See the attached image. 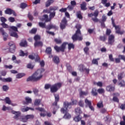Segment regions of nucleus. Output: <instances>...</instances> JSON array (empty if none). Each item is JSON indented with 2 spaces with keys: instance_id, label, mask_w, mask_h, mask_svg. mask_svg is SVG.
<instances>
[{
  "instance_id": "obj_46",
  "label": "nucleus",
  "mask_w": 125,
  "mask_h": 125,
  "mask_svg": "<svg viewBox=\"0 0 125 125\" xmlns=\"http://www.w3.org/2000/svg\"><path fill=\"white\" fill-rule=\"evenodd\" d=\"M97 106L98 108H101L103 107V102L102 101H100L97 104Z\"/></svg>"
},
{
  "instance_id": "obj_17",
  "label": "nucleus",
  "mask_w": 125,
  "mask_h": 125,
  "mask_svg": "<svg viewBox=\"0 0 125 125\" xmlns=\"http://www.w3.org/2000/svg\"><path fill=\"white\" fill-rule=\"evenodd\" d=\"M25 102H23L24 105H27L30 102H32V99L30 98L29 97H26L25 98Z\"/></svg>"
},
{
  "instance_id": "obj_32",
  "label": "nucleus",
  "mask_w": 125,
  "mask_h": 125,
  "mask_svg": "<svg viewBox=\"0 0 125 125\" xmlns=\"http://www.w3.org/2000/svg\"><path fill=\"white\" fill-rule=\"evenodd\" d=\"M34 39L35 41V42H38V41H40L41 36H40L39 35H36L34 37Z\"/></svg>"
},
{
  "instance_id": "obj_16",
  "label": "nucleus",
  "mask_w": 125,
  "mask_h": 125,
  "mask_svg": "<svg viewBox=\"0 0 125 125\" xmlns=\"http://www.w3.org/2000/svg\"><path fill=\"white\" fill-rule=\"evenodd\" d=\"M5 101L6 103V104H9V105H12V106H16V104H13L11 103V101L10 100V99L9 97H6L5 98Z\"/></svg>"
},
{
  "instance_id": "obj_21",
  "label": "nucleus",
  "mask_w": 125,
  "mask_h": 125,
  "mask_svg": "<svg viewBox=\"0 0 125 125\" xmlns=\"http://www.w3.org/2000/svg\"><path fill=\"white\" fill-rule=\"evenodd\" d=\"M106 90L107 91H114L115 90V87L110 85L106 87Z\"/></svg>"
},
{
  "instance_id": "obj_63",
  "label": "nucleus",
  "mask_w": 125,
  "mask_h": 125,
  "mask_svg": "<svg viewBox=\"0 0 125 125\" xmlns=\"http://www.w3.org/2000/svg\"><path fill=\"white\" fill-rule=\"evenodd\" d=\"M99 13V12L97 10H96L94 13V16L95 17H97V16H98Z\"/></svg>"
},
{
  "instance_id": "obj_56",
  "label": "nucleus",
  "mask_w": 125,
  "mask_h": 125,
  "mask_svg": "<svg viewBox=\"0 0 125 125\" xmlns=\"http://www.w3.org/2000/svg\"><path fill=\"white\" fill-rule=\"evenodd\" d=\"M40 65L41 67H44L45 62L44 61H42L40 62Z\"/></svg>"
},
{
  "instance_id": "obj_19",
  "label": "nucleus",
  "mask_w": 125,
  "mask_h": 125,
  "mask_svg": "<svg viewBox=\"0 0 125 125\" xmlns=\"http://www.w3.org/2000/svg\"><path fill=\"white\" fill-rule=\"evenodd\" d=\"M42 45H43V44L41 41H36L34 43L35 47H37L38 46H42Z\"/></svg>"
},
{
  "instance_id": "obj_59",
  "label": "nucleus",
  "mask_w": 125,
  "mask_h": 125,
  "mask_svg": "<svg viewBox=\"0 0 125 125\" xmlns=\"http://www.w3.org/2000/svg\"><path fill=\"white\" fill-rule=\"evenodd\" d=\"M124 121H121L120 122V125H125V116L123 117Z\"/></svg>"
},
{
  "instance_id": "obj_42",
  "label": "nucleus",
  "mask_w": 125,
  "mask_h": 125,
  "mask_svg": "<svg viewBox=\"0 0 125 125\" xmlns=\"http://www.w3.org/2000/svg\"><path fill=\"white\" fill-rule=\"evenodd\" d=\"M51 48L50 47H48L46 49V53H47L48 54H50L51 53Z\"/></svg>"
},
{
  "instance_id": "obj_1",
  "label": "nucleus",
  "mask_w": 125,
  "mask_h": 125,
  "mask_svg": "<svg viewBox=\"0 0 125 125\" xmlns=\"http://www.w3.org/2000/svg\"><path fill=\"white\" fill-rule=\"evenodd\" d=\"M67 44H68L69 50H71V49H74V48H75V45H74V44L72 43H68L67 42H64L60 47L55 46L54 47V49L55 50H56V51H57V52H59V51L64 52V51H65V49L66 48V45H67Z\"/></svg>"
},
{
  "instance_id": "obj_47",
  "label": "nucleus",
  "mask_w": 125,
  "mask_h": 125,
  "mask_svg": "<svg viewBox=\"0 0 125 125\" xmlns=\"http://www.w3.org/2000/svg\"><path fill=\"white\" fill-rule=\"evenodd\" d=\"M77 16L78 18H79V19H82L83 16H82V15L81 14V12L78 11L77 12Z\"/></svg>"
},
{
  "instance_id": "obj_35",
  "label": "nucleus",
  "mask_w": 125,
  "mask_h": 125,
  "mask_svg": "<svg viewBox=\"0 0 125 125\" xmlns=\"http://www.w3.org/2000/svg\"><path fill=\"white\" fill-rule=\"evenodd\" d=\"M100 58H97V59H94L92 60V63L93 64H95V65H98V60H100Z\"/></svg>"
},
{
  "instance_id": "obj_48",
  "label": "nucleus",
  "mask_w": 125,
  "mask_h": 125,
  "mask_svg": "<svg viewBox=\"0 0 125 125\" xmlns=\"http://www.w3.org/2000/svg\"><path fill=\"white\" fill-rule=\"evenodd\" d=\"M0 33H1L2 36H4L5 34H7L5 32H4V30H3V28L2 27L0 28Z\"/></svg>"
},
{
  "instance_id": "obj_33",
  "label": "nucleus",
  "mask_w": 125,
  "mask_h": 125,
  "mask_svg": "<svg viewBox=\"0 0 125 125\" xmlns=\"http://www.w3.org/2000/svg\"><path fill=\"white\" fill-rule=\"evenodd\" d=\"M41 101L40 99H36L34 103V105L36 106H39V105H41Z\"/></svg>"
},
{
  "instance_id": "obj_57",
  "label": "nucleus",
  "mask_w": 125,
  "mask_h": 125,
  "mask_svg": "<svg viewBox=\"0 0 125 125\" xmlns=\"http://www.w3.org/2000/svg\"><path fill=\"white\" fill-rule=\"evenodd\" d=\"M39 26L42 28H45V23L43 22H39Z\"/></svg>"
},
{
  "instance_id": "obj_51",
  "label": "nucleus",
  "mask_w": 125,
  "mask_h": 125,
  "mask_svg": "<svg viewBox=\"0 0 125 125\" xmlns=\"http://www.w3.org/2000/svg\"><path fill=\"white\" fill-rule=\"evenodd\" d=\"M45 89H49V88H51V85L49 84H46L44 86Z\"/></svg>"
},
{
  "instance_id": "obj_13",
  "label": "nucleus",
  "mask_w": 125,
  "mask_h": 125,
  "mask_svg": "<svg viewBox=\"0 0 125 125\" xmlns=\"http://www.w3.org/2000/svg\"><path fill=\"white\" fill-rule=\"evenodd\" d=\"M66 25H67V19L66 18H64L61 23V29H65Z\"/></svg>"
},
{
  "instance_id": "obj_36",
  "label": "nucleus",
  "mask_w": 125,
  "mask_h": 125,
  "mask_svg": "<svg viewBox=\"0 0 125 125\" xmlns=\"http://www.w3.org/2000/svg\"><path fill=\"white\" fill-rule=\"evenodd\" d=\"M94 84H95V85H97V86H100V87H101V86H103V83H102V82H99L98 83L94 82Z\"/></svg>"
},
{
  "instance_id": "obj_20",
  "label": "nucleus",
  "mask_w": 125,
  "mask_h": 125,
  "mask_svg": "<svg viewBox=\"0 0 125 125\" xmlns=\"http://www.w3.org/2000/svg\"><path fill=\"white\" fill-rule=\"evenodd\" d=\"M88 94V92H87V91L84 92L81 90L80 91V96L81 98H83V95L86 96Z\"/></svg>"
},
{
  "instance_id": "obj_9",
  "label": "nucleus",
  "mask_w": 125,
  "mask_h": 125,
  "mask_svg": "<svg viewBox=\"0 0 125 125\" xmlns=\"http://www.w3.org/2000/svg\"><path fill=\"white\" fill-rule=\"evenodd\" d=\"M8 45H9V52L11 53H14L15 52V49H16V46L15 44L13 42H10L8 43Z\"/></svg>"
},
{
  "instance_id": "obj_45",
  "label": "nucleus",
  "mask_w": 125,
  "mask_h": 125,
  "mask_svg": "<svg viewBox=\"0 0 125 125\" xmlns=\"http://www.w3.org/2000/svg\"><path fill=\"white\" fill-rule=\"evenodd\" d=\"M79 105L80 107H83L84 106V103H83V101L80 100L79 102Z\"/></svg>"
},
{
  "instance_id": "obj_24",
  "label": "nucleus",
  "mask_w": 125,
  "mask_h": 125,
  "mask_svg": "<svg viewBox=\"0 0 125 125\" xmlns=\"http://www.w3.org/2000/svg\"><path fill=\"white\" fill-rule=\"evenodd\" d=\"M118 85L120 87H125V82L124 80L121 81L120 82L118 83Z\"/></svg>"
},
{
  "instance_id": "obj_14",
  "label": "nucleus",
  "mask_w": 125,
  "mask_h": 125,
  "mask_svg": "<svg viewBox=\"0 0 125 125\" xmlns=\"http://www.w3.org/2000/svg\"><path fill=\"white\" fill-rule=\"evenodd\" d=\"M115 42V37L114 35H110L108 37V43L109 44H113Z\"/></svg>"
},
{
  "instance_id": "obj_58",
  "label": "nucleus",
  "mask_w": 125,
  "mask_h": 125,
  "mask_svg": "<svg viewBox=\"0 0 125 125\" xmlns=\"http://www.w3.org/2000/svg\"><path fill=\"white\" fill-rule=\"evenodd\" d=\"M4 68H6V69H12V68H13V66H12V65H5Z\"/></svg>"
},
{
  "instance_id": "obj_34",
  "label": "nucleus",
  "mask_w": 125,
  "mask_h": 125,
  "mask_svg": "<svg viewBox=\"0 0 125 125\" xmlns=\"http://www.w3.org/2000/svg\"><path fill=\"white\" fill-rule=\"evenodd\" d=\"M28 6V4L25 3H21L20 5L21 8H22V9H25V8Z\"/></svg>"
},
{
  "instance_id": "obj_8",
  "label": "nucleus",
  "mask_w": 125,
  "mask_h": 125,
  "mask_svg": "<svg viewBox=\"0 0 125 125\" xmlns=\"http://www.w3.org/2000/svg\"><path fill=\"white\" fill-rule=\"evenodd\" d=\"M55 101L53 104L52 108H55V110H57V109H59V106L57 105V103L59 101V95L55 94L54 95Z\"/></svg>"
},
{
  "instance_id": "obj_40",
  "label": "nucleus",
  "mask_w": 125,
  "mask_h": 125,
  "mask_svg": "<svg viewBox=\"0 0 125 125\" xmlns=\"http://www.w3.org/2000/svg\"><path fill=\"white\" fill-rule=\"evenodd\" d=\"M29 110H32V107H26V108H23L21 109L22 112H27L29 111Z\"/></svg>"
},
{
  "instance_id": "obj_2",
  "label": "nucleus",
  "mask_w": 125,
  "mask_h": 125,
  "mask_svg": "<svg viewBox=\"0 0 125 125\" xmlns=\"http://www.w3.org/2000/svg\"><path fill=\"white\" fill-rule=\"evenodd\" d=\"M76 28L77 29V30L76 32V33L72 36V39L75 42V41H83V36H82V33H81V30L82 29V25L80 24H77L76 25Z\"/></svg>"
},
{
  "instance_id": "obj_25",
  "label": "nucleus",
  "mask_w": 125,
  "mask_h": 125,
  "mask_svg": "<svg viewBox=\"0 0 125 125\" xmlns=\"http://www.w3.org/2000/svg\"><path fill=\"white\" fill-rule=\"evenodd\" d=\"M25 75V73H18L16 75V78L17 79H21V78H23Z\"/></svg>"
},
{
  "instance_id": "obj_6",
  "label": "nucleus",
  "mask_w": 125,
  "mask_h": 125,
  "mask_svg": "<svg viewBox=\"0 0 125 125\" xmlns=\"http://www.w3.org/2000/svg\"><path fill=\"white\" fill-rule=\"evenodd\" d=\"M111 20H112V25L113 27L115 28L116 32L117 33V34H119L120 35H123V34L125 33V32L121 31V27H120V26L119 25L116 26V24H115V21L113 19V18L111 19Z\"/></svg>"
},
{
  "instance_id": "obj_41",
  "label": "nucleus",
  "mask_w": 125,
  "mask_h": 125,
  "mask_svg": "<svg viewBox=\"0 0 125 125\" xmlns=\"http://www.w3.org/2000/svg\"><path fill=\"white\" fill-rule=\"evenodd\" d=\"M91 93H92V95H94V96H95L97 94L96 88H93Z\"/></svg>"
},
{
  "instance_id": "obj_3",
  "label": "nucleus",
  "mask_w": 125,
  "mask_h": 125,
  "mask_svg": "<svg viewBox=\"0 0 125 125\" xmlns=\"http://www.w3.org/2000/svg\"><path fill=\"white\" fill-rule=\"evenodd\" d=\"M44 72V69L43 68H40L37 70L32 75V80L37 82V81H40V79L42 78V73Z\"/></svg>"
},
{
  "instance_id": "obj_31",
  "label": "nucleus",
  "mask_w": 125,
  "mask_h": 125,
  "mask_svg": "<svg viewBox=\"0 0 125 125\" xmlns=\"http://www.w3.org/2000/svg\"><path fill=\"white\" fill-rule=\"evenodd\" d=\"M46 29H48V30H50L51 29H55L56 28V26L53 24H50L46 26Z\"/></svg>"
},
{
  "instance_id": "obj_37",
  "label": "nucleus",
  "mask_w": 125,
  "mask_h": 125,
  "mask_svg": "<svg viewBox=\"0 0 125 125\" xmlns=\"http://www.w3.org/2000/svg\"><path fill=\"white\" fill-rule=\"evenodd\" d=\"M63 118L64 119H71V115L67 112L65 114L64 116H63Z\"/></svg>"
},
{
  "instance_id": "obj_26",
  "label": "nucleus",
  "mask_w": 125,
  "mask_h": 125,
  "mask_svg": "<svg viewBox=\"0 0 125 125\" xmlns=\"http://www.w3.org/2000/svg\"><path fill=\"white\" fill-rule=\"evenodd\" d=\"M54 2V0H48L47 2H46V7H48L51 3H53Z\"/></svg>"
},
{
  "instance_id": "obj_30",
  "label": "nucleus",
  "mask_w": 125,
  "mask_h": 125,
  "mask_svg": "<svg viewBox=\"0 0 125 125\" xmlns=\"http://www.w3.org/2000/svg\"><path fill=\"white\" fill-rule=\"evenodd\" d=\"M11 37H14V38H16V39H18V34L17 33L15 32H13L10 33Z\"/></svg>"
},
{
  "instance_id": "obj_52",
  "label": "nucleus",
  "mask_w": 125,
  "mask_h": 125,
  "mask_svg": "<svg viewBox=\"0 0 125 125\" xmlns=\"http://www.w3.org/2000/svg\"><path fill=\"white\" fill-rule=\"evenodd\" d=\"M66 9H68V10H69V11H71L73 10V9H74V6L69 5L66 8Z\"/></svg>"
},
{
  "instance_id": "obj_39",
  "label": "nucleus",
  "mask_w": 125,
  "mask_h": 125,
  "mask_svg": "<svg viewBox=\"0 0 125 125\" xmlns=\"http://www.w3.org/2000/svg\"><path fill=\"white\" fill-rule=\"evenodd\" d=\"M81 120H82V118L80 117V115H78L74 118V121H75V122H80Z\"/></svg>"
},
{
  "instance_id": "obj_43",
  "label": "nucleus",
  "mask_w": 125,
  "mask_h": 125,
  "mask_svg": "<svg viewBox=\"0 0 125 125\" xmlns=\"http://www.w3.org/2000/svg\"><path fill=\"white\" fill-rule=\"evenodd\" d=\"M79 68L81 72H83V71H84V69L85 68H84V67L83 66V64H81L80 65H79Z\"/></svg>"
},
{
  "instance_id": "obj_53",
  "label": "nucleus",
  "mask_w": 125,
  "mask_h": 125,
  "mask_svg": "<svg viewBox=\"0 0 125 125\" xmlns=\"http://www.w3.org/2000/svg\"><path fill=\"white\" fill-rule=\"evenodd\" d=\"M11 29L13 30V31H15V32H18V28H17L16 26H11Z\"/></svg>"
},
{
  "instance_id": "obj_15",
  "label": "nucleus",
  "mask_w": 125,
  "mask_h": 125,
  "mask_svg": "<svg viewBox=\"0 0 125 125\" xmlns=\"http://www.w3.org/2000/svg\"><path fill=\"white\" fill-rule=\"evenodd\" d=\"M20 46H22V47H25L28 46V43H27V41L26 40L23 39L22 40L20 43Z\"/></svg>"
},
{
  "instance_id": "obj_4",
  "label": "nucleus",
  "mask_w": 125,
  "mask_h": 125,
  "mask_svg": "<svg viewBox=\"0 0 125 125\" xmlns=\"http://www.w3.org/2000/svg\"><path fill=\"white\" fill-rule=\"evenodd\" d=\"M72 107V104L68 102H65L63 103V107L61 109V113L62 114H66L68 113V108H70Z\"/></svg>"
},
{
  "instance_id": "obj_11",
  "label": "nucleus",
  "mask_w": 125,
  "mask_h": 125,
  "mask_svg": "<svg viewBox=\"0 0 125 125\" xmlns=\"http://www.w3.org/2000/svg\"><path fill=\"white\" fill-rule=\"evenodd\" d=\"M12 114H14V115H15L14 116V119H15V120H20V119H21V117L22 116H21V112H19V111H12Z\"/></svg>"
},
{
  "instance_id": "obj_60",
  "label": "nucleus",
  "mask_w": 125,
  "mask_h": 125,
  "mask_svg": "<svg viewBox=\"0 0 125 125\" xmlns=\"http://www.w3.org/2000/svg\"><path fill=\"white\" fill-rule=\"evenodd\" d=\"M1 25V26H2L3 28H8V25L5 23V22L2 23Z\"/></svg>"
},
{
  "instance_id": "obj_7",
  "label": "nucleus",
  "mask_w": 125,
  "mask_h": 125,
  "mask_svg": "<svg viewBox=\"0 0 125 125\" xmlns=\"http://www.w3.org/2000/svg\"><path fill=\"white\" fill-rule=\"evenodd\" d=\"M55 16V12L53 11L52 13H51L49 16V19H48V16L47 15H44L43 16V19H42V21L45 20V22H49L51 20V18H53Z\"/></svg>"
},
{
  "instance_id": "obj_12",
  "label": "nucleus",
  "mask_w": 125,
  "mask_h": 125,
  "mask_svg": "<svg viewBox=\"0 0 125 125\" xmlns=\"http://www.w3.org/2000/svg\"><path fill=\"white\" fill-rule=\"evenodd\" d=\"M5 14H8L9 15H11V14H13L14 16H17L15 11L10 8H7L6 10H5Z\"/></svg>"
},
{
  "instance_id": "obj_50",
  "label": "nucleus",
  "mask_w": 125,
  "mask_h": 125,
  "mask_svg": "<svg viewBox=\"0 0 125 125\" xmlns=\"http://www.w3.org/2000/svg\"><path fill=\"white\" fill-rule=\"evenodd\" d=\"M9 21L11 23H13V22H15V19L12 17L9 18Z\"/></svg>"
},
{
  "instance_id": "obj_54",
  "label": "nucleus",
  "mask_w": 125,
  "mask_h": 125,
  "mask_svg": "<svg viewBox=\"0 0 125 125\" xmlns=\"http://www.w3.org/2000/svg\"><path fill=\"white\" fill-rule=\"evenodd\" d=\"M98 92L100 94L104 93V92H105V90L103 88L99 89H98Z\"/></svg>"
},
{
  "instance_id": "obj_23",
  "label": "nucleus",
  "mask_w": 125,
  "mask_h": 125,
  "mask_svg": "<svg viewBox=\"0 0 125 125\" xmlns=\"http://www.w3.org/2000/svg\"><path fill=\"white\" fill-rule=\"evenodd\" d=\"M81 8L82 9V10H86V3L85 2H83L81 4Z\"/></svg>"
},
{
  "instance_id": "obj_27",
  "label": "nucleus",
  "mask_w": 125,
  "mask_h": 125,
  "mask_svg": "<svg viewBox=\"0 0 125 125\" xmlns=\"http://www.w3.org/2000/svg\"><path fill=\"white\" fill-rule=\"evenodd\" d=\"M3 82L4 83H10L12 82V79L11 78H3Z\"/></svg>"
},
{
  "instance_id": "obj_38",
  "label": "nucleus",
  "mask_w": 125,
  "mask_h": 125,
  "mask_svg": "<svg viewBox=\"0 0 125 125\" xmlns=\"http://www.w3.org/2000/svg\"><path fill=\"white\" fill-rule=\"evenodd\" d=\"M20 56H28V53H24V51L21 50Z\"/></svg>"
},
{
  "instance_id": "obj_5",
  "label": "nucleus",
  "mask_w": 125,
  "mask_h": 125,
  "mask_svg": "<svg viewBox=\"0 0 125 125\" xmlns=\"http://www.w3.org/2000/svg\"><path fill=\"white\" fill-rule=\"evenodd\" d=\"M61 86H62V83H57L55 84L51 85L50 89L51 92H52V93L56 92L57 90H58V89L60 88V87H61Z\"/></svg>"
},
{
  "instance_id": "obj_22",
  "label": "nucleus",
  "mask_w": 125,
  "mask_h": 125,
  "mask_svg": "<svg viewBox=\"0 0 125 125\" xmlns=\"http://www.w3.org/2000/svg\"><path fill=\"white\" fill-rule=\"evenodd\" d=\"M53 61H54V63H55L56 64H58V63L60 62V60H59V57L56 56H55L53 57Z\"/></svg>"
},
{
  "instance_id": "obj_10",
  "label": "nucleus",
  "mask_w": 125,
  "mask_h": 125,
  "mask_svg": "<svg viewBox=\"0 0 125 125\" xmlns=\"http://www.w3.org/2000/svg\"><path fill=\"white\" fill-rule=\"evenodd\" d=\"M85 104V108H87L89 107V109H90L91 111H94V107L91 105V101L88 100L87 99H85L84 100Z\"/></svg>"
},
{
  "instance_id": "obj_55",
  "label": "nucleus",
  "mask_w": 125,
  "mask_h": 125,
  "mask_svg": "<svg viewBox=\"0 0 125 125\" xmlns=\"http://www.w3.org/2000/svg\"><path fill=\"white\" fill-rule=\"evenodd\" d=\"M106 20H107V17H106V16H105V15H103L102 16L101 22H105Z\"/></svg>"
},
{
  "instance_id": "obj_61",
  "label": "nucleus",
  "mask_w": 125,
  "mask_h": 125,
  "mask_svg": "<svg viewBox=\"0 0 125 125\" xmlns=\"http://www.w3.org/2000/svg\"><path fill=\"white\" fill-rule=\"evenodd\" d=\"M36 110H38L40 112H44V109L42 107H37L36 108Z\"/></svg>"
},
{
  "instance_id": "obj_44",
  "label": "nucleus",
  "mask_w": 125,
  "mask_h": 125,
  "mask_svg": "<svg viewBox=\"0 0 125 125\" xmlns=\"http://www.w3.org/2000/svg\"><path fill=\"white\" fill-rule=\"evenodd\" d=\"M2 89L3 91H7V90L9 89V87H8V86L4 85L2 86Z\"/></svg>"
},
{
  "instance_id": "obj_29",
  "label": "nucleus",
  "mask_w": 125,
  "mask_h": 125,
  "mask_svg": "<svg viewBox=\"0 0 125 125\" xmlns=\"http://www.w3.org/2000/svg\"><path fill=\"white\" fill-rule=\"evenodd\" d=\"M20 120L21 122H23V123H26L28 121L26 117L24 116H21V119Z\"/></svg>"
},
{
  "instance_id": "obj_62",
  "label": "nucleus",
  "mask_w": 125,
  "mask_h": 125,
  "mask_svg": "<svg viewBox=\"0 0 125 125\" xmlns=\"http://www.w3.org/2000/svg\"><path fill=\"white\" fill-rule=\"evenodd\" d=\"M83 50L85 54H87V51L89 50V48H88V47H85V48H84Z\"/></svg>"
},
{
  "instance_id": "obj_64",
  "label": "nucleus",
  "mask_w": 125,
  "mask_h": 125,
  "mask_svg": "<svg viewBox=\"0 0 125 125\" xmlns=\"http://www.w3.org/2000/svg\"><path fill=\"white\" fill-rule=\"evenodd\" d=\"M0 74L3 76V77H5L6 75V71H2L0 72Z\"/></svg>"
},
{
  "instance_id": "obj_18",
  "label": "nucleus",
  "mask_w": 125,
  "mask_h": 125,
  "mask_svg": "<svg viewBox=\"0 0 125 125\" xmlns=\"http://www.w3.org/2000/svg\"><path fill=\"white\" fill-rule=\"evenodd\" d=\"M32 60H34L35 62H38V61H39V60H40V58H39V57H38L37 54H33L32 56Z\"/></svg>"
},
{
  "instance_id": "obj_49",
  "label": "nucleus",
  "mask_w": 125,
  "mask_h": 125,
  "mask_svg": "<svg viewBox=\"0 0 125 125\" xmlns=\"http://www.w3.org/2000/svg\"><path fill=\"white\" fill-rule=\"evenodd\" d=\"M0 21L2 22V23H5L7 20H6V19L5 18L2 17L0 18Z\"/></svg>"
},
{
  "instance_id": "obj_28",
  "label": "nucleus",
  "mask_w": 125,
  "mask_h": 125,
  "mask_svg": "<svg viewBox=\"0 0 125 125\" xmlns=\"http://www.w3.org/2000/svg\"><path fill=\"white\" fill-rule=\"evenodd\" d=\"M75 113L76 115H80V114H82V111L81 110V108L78 107L75 109Z\"/></svg>"
}]
</instances>
